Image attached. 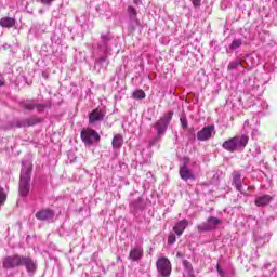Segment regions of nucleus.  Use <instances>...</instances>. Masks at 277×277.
Returning a JSON list of instances; mask_svg holds the SVG:
<instances>
[{
	"label": "nucleus",
	"instance_id": "f257e3e1",
	"mask_svg": "<svg viewBox=\"0 0 277 277\" xmlns=\"http://www.w3.org/2000/svg\"><path fill=\"white\" fill-rule=\"evenodd\" d=\"M31 170H34V166L29 161L22 162V171L19 177V195L28 196L30 189V181H31Z\"/></svg>",
	"mask_w": 277,
	"mask_h": 277
},
{
	"label": "nucleus",
	"instance_id": "f03ea898",
	"mask_svg": "<svg viewBox=\"0 0 277 277\" xmlns=\"http://www.w3.org/2000/svg\"><path fill=\"white\" fill-rule=\"evenodd\" d=\"M249 137L246 134L236 135L222 144V148L228 153H237V150H243L248 146Z\"/></svg>",
	"mask_w": 277,
	"mask_h": 277
},
{
	"label": "nucleus",
	"instance_id": "7ed1b4c3",
	"mask_svg": "<svg viewBox=\"0 0 277 277\" xmlns=\"http://www.w3.org/2000/svg\"><path fill=\"white\" fill-rule=\"evenodd\" d=\"M174 116V111L166 113L156 123L154 124V129H156L158 135H163L166 131H168V127L170 122H172V118Z\"/></svg>",
	"mask_w": 277,
	"mask_h": 277
},
{
	"label": "nucleus",
	"instance_id": "20e7f679",
	"mask_svg": "<svg viewBox=\"0 0 277 277\" xmlns=\"http://www.w3.org/2000/svg\"><path fill=\"white\" fill-rule=\"evenodd\" d=\"M23 255L13 254L8 255L2 260V267L4 269H16V267H22Z\"/></svg>",
	"mask_w": 277,
	"mask_h": 277
},
{
	"label": "nucleus",
	"instance_id": "39448f33",
	"mask_svg": "<svg viewBox=\"0 0 277 277\" xmlns=\"http://www.w3.org/2000/svg\"><path fill=\"white\" fill-rule=\"evenodd\" d=\"M80 137L87 146H92L94 142H101V135L98 132L92 129H83L81 131Z\"/></svg>",
	"mask_w": 277,
	"mask_h": 277
},
{
	"label": "nucleus",
	"instance_id": "423d86ee",
	"mask_svg": "<svg viewBox=\"0 0 277 277\" xmlns=\"http://www.w3.org/2000/svg\"><path fill=\"white\" fill-rule=\"evenodd\" d=\"M222 224V221L215 216H210L206 222L197 226L199 233H209L215 230L217 226Z\"/></svg>",
	"mask_w": 277,
	"mask_h": 277
},
{
	"label": "nucleus",
	"instance_id": "0eeeda50",
	"mask_svg": "<svg viewBox=\"0 0 277 277\" xmlns=\"http://www.w3.org/2000/svg\"><path fill=\"white\" fill-rule=\"evenodd\" d=\"M156 267L162 277H169L172 274V263L168 258H159Z\"/></svg>",
	"mask_w": 277,
	"mask_h": 277
},
{
	"label": "nucleus",
	"instance_id": "6e6552de",
	"mask_svg": "<svg viewBox=\"0 0 277 277\" xmlns=\"http://www.w3.org/2000/svg\"><path fill=\"white\" fill-rule=\"evenodd\" d=\"M106 116L107 110L105 108H95L89 114V124H101Z\"/></svg>",
	"mask_w": 277,
	"mask_h": 277
},
{
	"label": "nucleus",
	"instance_id": "1a4fd4ad",
	"mask_svg": "<svg viewBox=\"0 0 277 277\" xmlns=\"http://www.w3.org/2000/svg\"><path fill=\"white\" fill-rule=\"evenodd\" d=\"M215 135V126H206L197 132L198 142H209Z\"/></svg>",
	"mask_w": 277,
	"mask_h": 277
},
{
	"label": "nucleus",
	"instance_id": "9d476101",
	"mask_svg": "<svg viewBox=\"0 0 277 277\" xmlns=\"http://www.w3.org/2000/svg\"><path fill=\"white\" fill-rule=\"evenodd\" d=\"M35 217L40 222H53L55 219V211L52 209H41L35 214Z\"/></svg>",
	"mask_w": 277,
	"mask_h": 277
},
{
	"label": "nucleus",
	"instance_id": "9b49d317",
	"mask_svg": "<svg viewBox=\"0 0 277 277\" xmlns=\"http://www.w3.org/2000/svg\"><path fill=\"white\" fill-rule=\"evenodd\" d=\"M22 267H26L28 274H36L38 271V261L31 259L30 256L22 255Z\"/></svg>",
	"mask_w": 277,
	"mask_h": 277
},
{
	"label": "nucleus",
	"instance_id": "f8f14e48",
	"mask_svg": "<svg viewBox=\"0 0 277 277\" xmlns=\"http://www.w3.org/2000/svg\"><path fill=\"white\" fill-rule=\"evenodd\" d=\"M109 42H111V35L109 34H102L101 41L98 43V49L103 53H107L109 51Z\"/></svg>",
	"mask_w": 277,
	"mask_h": 277
},
{
	"label": "nucleus",
	"instance_id": "ddd939ff",
	"mask_svg": "<svg viewBox=\"0 0 277 277\" xmlns=\"http://www.w3.org/2000/svg\"><path fill=\"white\" fill-rule=\"evenodd\" d=\"M180 176L183 181H189V180L194 181L195 179L194 173L189 168H187V164H183L180 168Z\"/></svg>",
	"mask_w": 277,
	"mask_h": 277
},
{
	"label": "nucleus",
	"instance_id": "4468645a",
	"mask_svg": "<svg viewBox=\"0 0 277 277\" xmlns=\"http://www.w3.org/2000/svg\"><path fill=\"white\" fill-rule=\"evenodd\" d=\"M144 256V249L141 246H136L135 248L131 249L129 259L131 261H140Z\"/></svg>",
	"mask_w": 277,
	"mask_h": 277
},
{
	"label": "nucleus",
	"instance_id": "2eb2a0df",
	"mask_svg": "<svg viewBox=\"0 0 277 277\" xmlns=\"http://www.w3.org/2000/svg\"><path fill=\"white\" fill-rule=\"evenodd\" d=\"M38 122H40V120L34 119V118H30V119H18L15 122V127H17V129H21L23 127H34V126L38 124Z\"/></svg>",
	"mask_w": 277,
	"mask_h": 277
},
{
	"label": "nucleus",
	"instance_id": "dca6fc26",
	"mask_svg": "<svg viewBox=\"0 0 277 277\" xmlns=\"http://www.w3.org/2000/svg\"><path fill=\"white\" fill-rule=\"evenodd\" d=\"M233 185L236 187L237 192H242L243 182L241 181V173H239V171L233 172Z\"/></svg>",
	"mask_w": 277,
	"mask_h": 277
},
{
	"label": "nucleus",
	"instance_id": "f3484780",
	"mask_svg": "<svg viewBox=\"0 0 277 277\" xmlns=\"http://www.w3.org/2000/svg\"><path fill=\"white\" fill-rule=\"evenodd\" d=\"M189 222L187 220L179 221L175 226L173 227V230L177 237H181L183 235L185 228H187Z\"/></svg>",
	"mask_w": 277,
	"mask_h": 277
},
{
	"label": "nucleus",
	"instance_id": "a211bd4d",
	"mask_svg": "<svg viewBox=\"0 0 277 277\" xmlns=\"http://www.w3.org/2000/svg\"><path fill=\"white\" fill-rule=\"evenodd\" d=\"M272 202V196L269 195H262L255 198V206L256 207H267Z\"/></svg>",
	"mask_w": 277,
	"mask_h": 277
},
{
	"label": "nucleus",
	"instance_id": "6ab92c4d",
	"mask_svg": "<svg viewBox=\"0 0 277 277\" xmlns=\"http://www.w3.org/2000/svg\"><path fill=\"white\" fill-rule=\"evenodd\" d=\"M122 144H124V137L121 134H116L113 137L111 146L115 150H120L122 148Z\"/></svg>",
	"mask_w": 277,
	"mask_h": 277
},
{
	"label": "nucleus",
	"instance_id": "aec40b11",
	"mask_svg": "<svg viewBox=\"0 0 277 277\" xmlns=\"http://www.w3.org/2000/svg\"><path fill=\"white\" fill-rule=\"evenodd\" d=\"M243 45V39H234L229 47L226 49V53H233V51H237L240 47Z\"/></svg>",
	"mask_w": 277,
	"mask_h": 277
},
{
	"label": "nucleus",
	"instance_id": "412c9836",
	"mask_svg": "<svg viewBox=\"0 0 277 277\" xmlns=\"http://www.w3.org/2000/svg\"><path fill=\"white\" fill-rule=\"evenodd\" d=\"M141 23L140 19L137 17H129V22H128V30L133 34V31H135V29H137V27H140Z\"/></svg>",
	"mask_w": 277,
	"mask_h": 277
},
{
	"label": "nucleus",
	"instance_id": "4be33fe9",
	"mask_svg": "<svg viewBox=\"0 0 277 277\" xmlns=\"http://www.w3.org/2000/svg\"><path fill=\"white\" fill-rule=\"evenodd\" d=\"M0 25L6 29H11V27H14L16 25V19L12 17H2L0 19Z\"/></svg>",
	"mask_w": 277,
	"mask_h": 277
},
{
	"label": "nucleus",
	"instance_id": "5701e85b",
	"mask_svg": "<svg viewBox=\"0 0 277 277\" xmlns=\"http://www.w3.org/2000/svg\"><path fill=\"white\" fill-rule=\"evenodd\" d=\"M245 64H247L248 68H254V66H256L259 62L256 61V57H254V55L250 54L247 55Z\"/></svg>",
	"mask_w": 277,
	"mask_h": 277
},
{
	"label": "nucleus",
	"instance_id": "b1692460",
	"mask_svg": "<svg viewBox=\"0 0 277 277\" xmlns=\"http://www.w3.org/2000/svg\"><path fill=\"white\" fill-rule=\"evenodd\" d=\"M132 96L136 101H142V100L146 98V92H144V90H142V89H138L133 92Z\"/></svg>",
	"mask_w": 277,
	"mask_h": 277
},
{
	"label": "nucleus",
	"instance_id": "393cba45",
	"mask_svg": "<svg viewBox=\"0 0 277 277\" xmlns=\"http://www.w3.org/2000/svg\"><path fill=\"white\" fill-rule=\"evenodd\" d=\"M239 66L243 67L240 61H232L227 66V70L229 71L237 70Z\"/></svg>",
	"mask_w": 277,
	"mask_h": 277
},
{
	"label": "nucleus",
	"instance_id": "a878e982",
	"mask_svg": "<svg viewBox=\"0 0 277 277\" xmlns=\"http://www.w3.org/2000/svg\"><path fill=\"white\" fill-rule=\"evenodd\" d=\"M22 107H24V109H27L28 111H34V109H36V103L31 101L23 102Z\"/></svg>",
	"mask_w": 277,
	"mask_h": 277
},
{
	"label": "nucleus",
	"instance_id": "bb28decb",
	"mask_svg": "<svg viewBox=\"0 0 277 277\" xmlns=\"http://www.w3.org/2000/svg\"><path fill=\"white\" fill-rule=\"evenodd\" d=\"M8 200V193L3 187H0V207H3Z\"/></svg>",
	"mask_w": 277,
	"mask_h": 277
},
{
	"label": "nucleus",
	"instance_id": "cd10ccee",
	"mask_svg": "<svg viewBox=\"0 0 277 277\" xmlns=\"http://www.w3.org/2000/svg\"><path fill=\"white\" fill-rule=\"evenodd\" d=\"M128 16L129 18H135L137 17V9H135L134 6H128Z\"/></svg>",
	"mask_w": 277,
	"mask_h": 277
},
{
	"label": "nucleus",
	"instance_id": "c85d7f7f",
	"mask_svg": "<svg viewBox=\"0 0 277 277\" xmlns=\"http://www.w3.org/2000/svg\"><path fill=\"white\" fill-rule=\"evenodd\" d=\"M183 265H184L186 272H188L189 276L194 275V268L192 267V263H189V261L184 260Z\"/></svg>",
	"mask_w": 277,
	"mask_h": 277
},
{
	"label": "nucleus",
	"instance_id": "c756f323",
	"mask_svg": "<svg viewBox=\"0 0 277 277\" xmlns=\"http://www.w3.org/2000/svg\"><path fill=\"white\" fill-rule=\"evenodd\" d=\"M168 243L170 246L176 243V236L174 234H170L169 237H168Z\"/></svg>",
	"mask_w": 277,
	"mask_h": 277
},
{
	"label": "nucleus",
	"instance_id": "7c9ffc66",
	"mask_svg": "<svg viewBox=\"0 0 277 277\" xmlns=\"http://www.w3.org/2000/svg\"><path fill=\"white\" fill-rule=\"evenodd\" d=\"M180 122H181L183 129H187V117L182 116L180 118Z\"/></svg>",
	"mask_w": 277,
	"mask_h": 277
},
{
	"label": "nucleus",
	"instance_id": "2f4dec72",
	"mask_svg": "<svg viewBox=\"0 0 277 277\" xmlns=\"http://www.w3.org/2000/svg\"><path fill=\"white\" fill-rule=\"evenodd\" d=\"M47 106L44 105V104H36L35 103V109H37V111H39V113H42V111H44V108H45Z\"/></svg>",
	"mask_w": 277,
	"mask_h": 277
},
{
	"label": "nucleus",
	"instance_id": "473e14b6",
	"mask_svg": "<svg viewBox=\"0 0 277 277\" xmlns=\"http://www.w3.org/2000/svg\"><path fill=\"white\" fill-rule=\"evenodd\" d=\"M216 271L220 277H227L226 274L224 273V269L220 266V264L216 265Z\"/></svg>",
	"mask_w": 277,
	"mask_h": 277
},
{
	"label": "nucleus",
	"instance_id": "72a5a7b5",
	"mask_svg": "<svg viewBox=\"0 0 277 277\" xmlns=\"http://www.w3.org/2000/svg\"><path fill=\"white\" fill-rule=\"evenodd\" d=\"M194 8H200V3H202V0H190Z\"/></svg>",
	"mask_w": 277,
	"mask_h": 277
},
{
	"label": "nucleus",
	"instance_id": "f704fd0d",
	"mask_svg": "<svg viewBox=\"0 0 277 277\" xmlns=\"http://www.w3.org/2000/svg\"><path fill=\"white\" fill-rule=\"evenodd\" d=\"M100 63H103V62H107V56H102L100 60H98Z\"/></svg>",
	"mask_w": 277,
	"mask_h": 277
},
{
	"label": "nucleus",
	"instance_id": "c9c22d12",
	"mask_svg": "<svg viewBox=\"0 0 277 277\" xmlns=\"http://www.w3.org/2000/svg\"><path fill=\"white\" fill-rule=\"evenodd\" d=\"M3 83H5V80L3 79V76L0 75V87L3 85Z\"/></svg>",
	"mask_w": 277,
	"mask_h": 277
},
{
	"label": "nucleus",
	"instance_id": "e433bc0d",
	"mask_svg": "<svg viewBox=\"0 0 277 277\" xmlns=\"http://www.w3.org/2000/svg\"><path fill=\"white\" fill-rule=\"evenodd\" d=\"M133 2L135 3V5H142V0H133Z\"/></svg>",
	"mask_w": 277,
	"mask_h": 277
},
{
	"label": "nucleus",
	"instance_id": "4c0bfd02",
	"mask_svg": "<svg viewBox=\"0 0 277 277\" xmlns=\"http://www.w3.org/2000/svg\"><path fill=\"white\" fill-rule=\"evenodd\" d=\"M243 127H245V129H246V127H250V121H245V124H243Z\"/></svg>",
	"mask_w": 277,
	"mask_h": 277
},
{
	"label": "nucleus",
	"instance_id": "58836bf2",
	"mask_svg": "<svg viewBox=\"0 0 277 277\" xmlns=\"http://www.w3.org/2000/svg\"><path fill=\"white\" fill-rule=\"evenodd\" d=\"M176 256H177V258H181V256H183V254H182L181 252H177V253H176Z\"/></svg>",
	"mask_w": 277,
	"mask_h": 277
},
{
	"label": "nucleus",
	"instance_id": "ea45409f",
	"mask_svg": "<svg viewBox=\"0 0 277 277\" xmlns=\"http://www.w3.org/2000/svg\"><path fill=\"white\" fill-rule=\"evenodd\" d=\"M275 2L277 3V0H275Z\"/></svg>",
	"mask_w": 277,
	"mask_h": 277
}]
</instances>
